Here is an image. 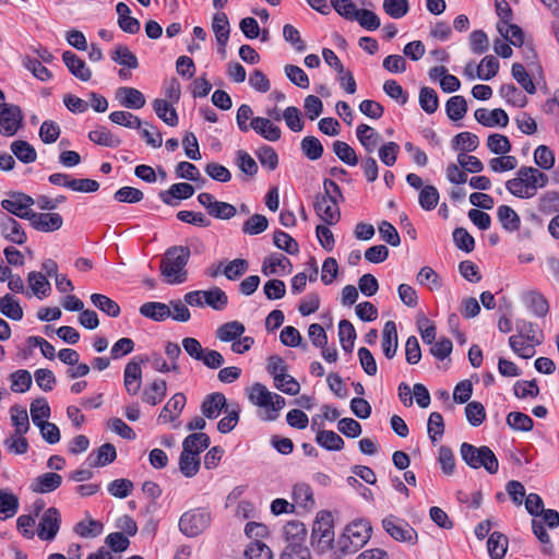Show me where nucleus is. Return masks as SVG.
Listing matches in <instances>:
<instances>
[{"label":"nucleus","mask_w":559,"mask_h":559,"mask_svg":"<svg viewBox=\"0 0 559 559\" xmlns=\"http://www.w3.org/2000/svg\"><path fill=\"white\" fill-rule=\"evenodd\" d=\"M23 121V114L17 105L5 104L1 105L0 111V133L5 136L14 135L21 128Z\"/></svg>","instance_id":"nucleus-7"},{"label":"nucleus","mask_w":559,"mask_h":559,"mask_svg":"<svg viewBox=\"0 0 559 559\" xmlns=\"http://www.w3.org/2000/svg\"><path fill=\"white\" fill-rule=\"evenodd\" d=\"M499 95L512 106L523 108L527 105L528 99L514 84H502L499 88Z\"/></svg>","instance_id":"nucleus-34"},{"label":"nucleus","mask_w":559,"mask_h":559,"mask_svg":"<svg viewBox=\"0 0 559 559\" xmlns=\"http://www.w3.org/2000/svg\"><path fill=\"white\" fill-rule=\"evenodd\" d=\"M116 99L129 109H141L145 106L144 94L135 87L121 86L116 91Z\"/></svg>","instance_id":"nucleus-14"},{"label":"nucleus","mask_w":559,"mask_h":559,"mask_svg":"<svg viewBox=\"0 0 559 559\" xmlns=\"http://www.w3.org/2000/svg\"><path fill=\"white\" fill-rule=\"evenodd\" d=\"M245 325L239 321H230L222 324L217 331L216 336L222 342H236L245 332Z\"/></svg>","instance_id":"nucleus-37"},{"label":"nucleus","mask_w":559,"mask_h":559,"mask_svg":"<svg viewBox=\"0 0 559 559\" xmlns=\"http://www.w3.org/2000/svg\"><path fill=\"white\" fill-rule=\"evenodd\" d=\"M497 31L498 33L508 41L510 45H513L514 47H522L524 44V32L523 29L516 25V24H497Z\"/></svg>","instance_id":"nucleus-38"},{"label":"nucleus","mask_w":559,"mask_h":559,"mask_svg":"<svg viewBox=\"0 0 559 559\" xmlns=\"http://www.w3.org/2000/svg\"><path fill=\"white\" fill-rule=\"evenodd\" d=\"M508 537L500 533L493 532L489 535L487 540L488 554L491 559H502L508 549Z\"/></svg>","instance_id":"nucleus-30"},{"label":"nucleus","mask_w":559,"mask_h":559,"mask_svg":"<svg viewBox=\"0 0 559 559\" xmlns=\"http://www.w3.org/2000/svg\"><path fill=\"white\" fill-rule=\"evenodd\" d=\"M212 522V514L206 508H195L182 513L179 519V531L187 537L201 535Z\"/></svg>","instance_id":"nucleus-3"},{"label":"nucleus","mask_w":559,"mask_h":559,"mask_svg":"<svg viewBox=\"0 0 559 559\" xmlns=\"http://www.w3.org/2000/svg\"><path fill=\"white\" fill-rule=\"evenodd\" d=\"M334 533V522L333 516L330 511L322 510L317 513V516L313 521L312 532L310 538H317L319 536H325V534Z\"/></svg>","instance_id":"nucleus-27"},{"label":"nucleus","mask_w":559,"mask_h":559,"mask_svg":"<svg viewBox=\"0 0 559 559\" xmlns=\"http://www.w3.org/2000/svg\"><path fill=\"white\" fill-rule=\"evenodd\" d=\"M156 116L169 127L178 126L179 118L175 107L166 99L156 98L152 103Z\"/></svg>","instance_id":"nucleus-24"},{"label":"nucleus","mask_w":559,"mask_h":559,"mask_svg":"<svg viewBox=\"0 0 559 559\" xmlns=\"http://www.w3.org/2000/svg\"><path fill=\"white\" fill-rule=\"evenodd\" d=\"M186 405V396L183 393H176L162 408L158 420L166 424L174 421L179 417Z\"/></svg>","instance_id":"nucleus-17"},{"label":"nucleus","mask_w":559,"mask_h":559,"mask_svg":"<svg viewBox=\"0 0 559 559\" xmlns=\"http://www.w3.org/2000/svg\"><path fill=\"white\" fill-rule=\"evenodd\" d=\"M226 414L218 423L217 430L223 433H229L237 426L240 418V407L238 404L234 408L229 409V406L224 411Z\"/></svg>","instance_id":"nucleus-54"},{"label":"nucleus","mask_w":559,"mask_h":559,"mask_svg":"<svg viewBox=\"0 0 559 559\" xmlns=\"http://www.w3.org/2000/svg\"><path fill=\"white\" fill-rule=\"evenodd\" d=\"M247 559H272L273 554L267 545L255 539L245 550Z\"/></svg>","instance_id":"nucleus-64"},{"label":"nucleus","mask_w":559,"mask_h":559,"mask_svg":"<svg viewBox=\"0 0 559 559\" xmlns=\"http://www.w3.org/2000/svg\"><path fill=\"white\" fill-rule=\"evenodd\" d=\"M11 390L16 393H24L32 385V374L28 370L20 369L11 373Z\"/></svg>","instance_id":"nucleus-62"},{"label":"nucleus","mask_w":559,"mask_h":559,"mask_svg":"<svg viewBox=\"0 0 559 559\" xmlns=\"http://www.w3.org/2000/svg\"><path fill=\"white\" fill-rule=\"evenodd\" d=\"M0 234L5 240L20 246L27 240L22 225L14 217L4 213L0 215Z\"/></svg>","instance_id":"nucleus-10"},{"label":"nucleus","mask_w":559,"mask_h":559,"mask_svg":"<svg viewBox=\"0 0 559 559\" xmlns=\"http://www.w3.org/2000/svg\"><path fill=\"white\" fill-rule=\"evenodd\" d=\"M61 475L53 472H48L34 478L29 488L33 492L36 493H48L58 489L61 486Z\"/></svg>","instance_id":"nucleus-16"},{"label":"nucleus","mask_w":559,"mask_h":559,"mask_svg":"<svg viewBox=\"0 0 559 559\" xmlns=\"http://www.w3.org/2000/svg\"><path fill=\"white\" fill-rule=\"evenodd\" d=\"M109 120L112 123L123 126L130 129H141V127L143 126L142 120L130 111H112L109 115Z\"/></svg>","instance_id":"nucleus-55"},{"label":"nucleus","mask_w":559,"mask_h":559,"mask_svg":"<svg viewBox=\"0 0 559 559\" xmlns=\"http://www.w3.org/2000/svg\"><path fill=\"white\" fill-rule=\"evenodd\" d=\"M356 135L367 153H372L381 140V135L370 126L360 123L356 129Z\"/></svg>","instance_id":"nucleus-26"},{"label":"nucleus","mask_w":559,"mask_h":559,"mask_svg":"<svg viewBox=\"0 0 559 559\" xmlns=\"http://www.w3.org/2000/svg\"><path fill=\"white\" fill-rule=\"evenodd\" d=\"M14 156L24 164L34 163L37 158L36 150L27 141L16 140L10 146Z\"/></svg>","instance_id":"nucleus-36"},{"label":"nucleus","mask_w":559,"mask_h":559,"mask_svg":"<svg viewBox=\"0 0 559 559\" xmlns=\"http://www.w3.org/2000/svg\"><path fill=\"white\" fill-rule=\"evenodd\" d=\"M277 267H281L285 273H290L293 265L285 255L274 253L264 259L261 271L265 276H271L277 273Z\"/></svg>","instance_id":"nucleus-23"},{"label":"nucleus","mask_w":559,"mask_h":559,"mask_svg":"<svg viewBox=\"0 0 559 559\" xmlns=\"http://www.w3.org/2000/svg\"><path fill=\"white\" fill-rule=\"evenodd\" d=\"M33 424L36 426L50 417V406L45 397H38L31 403L29 407Z\"/></svg>","instance_id":"nucleus-56"},{"label":"nucleus","mask_w":559,"mask_h":559,"mask_svg":"<svg viewBox=\"0 0 559 559\" xmlns=\"http://www.w3.org/2000/svg\"><path fill=\"white\" fill-rule=\"evenodd\" d=\"M300 148L305 156L310 160H317L322 157L324 148L318 138L308 135L301 140Z\"/></svg>","instance_id":"nucleus-50"},{"label":"nucleus","mask_w":559,"mask_h":559,"mask_svg":"<svg viewBox=\"0 0 559 559\" xmlns=\"http://www.w3.org/2000/svg\"><path fill=\"white\" fill-rule=\"evenodd\" d=\"M497 216L507 231L513 233L520 229L521 218L511 206L504 204L498 206Z\"/></svg>","instance_id":"nucleus-28"},{"label":"nucleus","mask_w":559,"mask_h":559,"mask_svg":"<svg viewBox=\"0 0 559 559\" xmlns=\"http://www.w3.org/2000/svg\"><path fill=\"white\" fill-rule=\"evenodd\" d=\"M31 226L41 233H51L60 229L63 218L58 213H32L28 221Z\"/></svg>","instance_id":"nucleus-11"},{"label":"nucleus","mask_w":559,"mask_h":559,"mask_svg":"<svg viewBox=\"0 0 559 559\" xmlns=\"http://www.w3.org/2000/svg\"><path fill=\"white\" fill-rule=\"evenodd\" d=\"M451 144L455 151L461 150L463 152H474L479 145V139L476 134L464 131L456 134L452 139Z\"/></svg>","instance_id":"nucleus-41"},{"label":"nucleus","mask_w":559,"mask_h":559,"mask_svg":"<svg viewBox=\"0 0 559 559\" xmlns=\"http://www.w3.org/2000/svg\"><path fill=\"white\" fill-rule=\"evenodd\" d=\"M333 152L340 160L348 166H356L358 164V157L355 150L343 141H335L333 143Z\"/></svg>","instance_id":"nucleus-57"},{"label":"nucleus","mask_w":559,"mask_h":559,"mask_svg":"<svg viewBox=\"0 0 559 559\" xmlns=\"http://www.w3.org/2000/svg\"><path fill=\"white\" fill-rule=\"evenodd\" d=\"M228 406L225 395L222 392H214L204 397L200 408L205 418L215 419Z\"/></svg>","instance_id":"nucleus-13"},{"label":"nucleus","mask_w":559,"mask_h":559,"mask_svg":"<svg viewBox=\"0 0 559 559\" xmlns=\"http://www.w3.org/2000/svg\"><path fill=\"white\" fill-rule=\"evenodd\" d=\"M538 211L546 215L559 212V192L548 191L544 193L538 201Z\"/></svg>","instance_id":"nucleus-63"},{"label":"nucleus","mask_w":559,"mask_h":559,"mask_svg":"<svg viewBox=\"0 0 559 559\" xmlns=\"http://www.w3.org/2000/svg\"><path fill=\"white\" fill-rule=\"evenodd\" d=\"M204 305H207L214 310H223L228 304V297L226 293L215 286L209 290L203 292Z\"/></svg>","instance_id":"nucleus-44"},{"label":"nucleus","mask_w":559,"mask_h":559,"mask_svg":"<svg viewBox=\"0 0 559 559\" xmlns=\"http://www.w3.org/2000/svg\"><path fill=\"white\" fill-rule=\"evenodd\" d=\"M11 420L13 426L15 427V431L17 436L25 435L29 429V421L26 408L13 405L10 408Z\"/></svg>","instance_id":"nucleus-48"},{"label":"nucleus","mask_w":559,"mask_h":559,"mask_svg":"<svg viewBox=\"0 0 559 559\" xmlns=\"http://www.w3.org/2000/svg\"><path fill=\"white\" fill-rule=\"evenodd\" d=\"M103 523L93 519L81 521L75 524L74 532L84 538L97 537L103 532Z\"/></svg>","instance_id":"nucleus-59"},{"label":"nucleus","mask_w":559,"mask_h":559,"mask_svg":"<svg viewBox=\"0 0 559 559\" xmlns=\"http://www.w3.org/2000/svg\"><path fill=\"white\" fill-rule=\"evenodd\" d=\"M212 29L215 34L217 44L219 46H226L229 39V21L224 12L214 14L212 22Z\"/></svg>","instance_id":"nucleus-32"},{"label":"nucleus","mask_w":559,"mask_h":559,"mask_svg":"<svg viewBox=\"0 0 559 559\" xmlns=\"http://www.w3.org/2000/svg\"><path fill=\"white\" fill-rule=\"evenodd\" d=\"M250 129H253L258 134L271 142L278 141L282 135L280 127L273 124L269 118H253L250 121Z\"/></svg>","instance_id":"nucleus-20"},{"label":"nucleus","mask_w":559,"mask_h":559,"mask_svg":"<svg viewBox=\"0 0 559 559\" xmlns=\"http://www.w3.org/2000/svg\"><path fill=\"white\" fill-rule=\"evenodd\" d=\"M112 61L129 69L139 67L138 57L124 45H118L111 52Z\"/></svg>","instance_id":"nucleus-42"},{"label":"nucleus","mask_w":559,"mask_h":559,"mask_svg":"<svg viewBox=\"0 0 559 559\" xmlns=\"http://www.w3.org/2000/svg\"><path fill=\"white\" fill-rule=\"evenodd\" d=\"M117 457V451L112 443H104L100 445L97 451L96 455L94 453H91L87 456V463L90 467H99V466H106L110 463H112Z\"/></svg>","instance_id":"nucleus-22"},{"label":"nucleus","mask_w":559,"mask_h":559,"mask_svg":"<svg viewBox=\"0 0 559 559\" xmlns=\"http://www.w3.org/2000/svg\"><path fill=\"white\" fill-rule=\"evenodd\" d=\"M91 301L98 310L111 318L119 317L121 312L120 306L106 295L97 293L92 294Z\"/></svg>","instance_id":"nucleus-39"},{"label":"nucleus","mask_w":559,"mask_h":559,"mask_svg":"<svg viewBox=\"0 0 559 559\" xmlns=\"http://www.w3.org/2000/svg\"><path fill=\"white\" fill-rule=\"evenodd\" d=\"M17 496L5 489H0V520L14 516L19 511Z\"/></svg>","instance_id":"nucleus-33"},{"label":"nucleus","mask_w":559,"mask_h":559,"mask_svg":"<svg viewBox=\"0 0 559 559\" xmlns=\"http://www.w3.org/2000/svg\"><path fill=\"white\" fill-rule=\"evenodd\" d=\"M460 455L463 462L473 469L484 467L489 474H496L499 469V461L493 451L487 447H475L463 442L460 447Z\"/></svg>","instance_id":"nucleus-2"},{"label":"nucleus","mask_w":559,"mask_h":559,"mask_svg":"<svg viewBox=\"0 0 559 559\" xmlns=\"http://www.w3.org/2000/svg\"><path fill=\"white\" fill-rule=\"evenodd\" d=\"M487 147L496 155L508 154L512 148L509 138L500 133H492L488 136Z\"/></svg>","instance_id":"nucleus-60"},{"label":"nucleus","mask_w":559,"mask_h":559,"mask_svg":"<svg viewBox=\"0 0 559 559\" xmlns=\"http://www.w3.org/2000/svg\"><path fill=\"white\" fill-rule=\"evenodd\" d=\"M0 313L14 321L22 320L24 316L19 300L11 294L0 298Z\"/></svg>","instance_id":"nucleus-31"},{"label":"nucleus","mask_w":559,"mask_h":559,"mask_svg":"<svg viewBox=\"0 0 559 559\" xmlns=\"http://www.w3.org/2000/svg\"><path fill=\"white\" fill-rule=\"evenodd\" d=\"M293 499L296 504L305 509L314 507L313 492L308 484H296L293 489Z\"/></svg>","instance_id":"nucleus-43"},{"label":"nucleus","mask_w":559,"mask_h":559,"mask_svg":"<svg viewBox=\"0 0 559 559\" xmlns=\"http://www.w3.org/2000/svg\"><path fill=\"white\" fill-rule=\"evenodd\" d=\"M316 442L328 451H341L345 445L344 440L332 430H319Z\"/></svg>","instance_id":"nucleus-35"},{"label":"nucleus","mask_w":559,"mask_h":559,"mask_svg":"<svg viewBox=\"0 0 559 559\" xmlns=\"http://www.w3.org/2000/svg\"><path fill=\"white\" fill-rule=\"evenodd\" d=\"M62 61L69 72L83 82H87L92 78V71L87 68L85 61L74 52L67 50L62 53Z\"/></svg>","instance_id":"nucleus-15"},{"label":"nucleus","mask_w":559,"mask_h":559,"mask_svg":"<svg viewBox=\"0 0 559 559\" xmlns=\"http://www.w3.org/2000/svg\"><path fill=\"white\" fill-rule=\"evenodd\" d=\"M151 361L147 355L133 357L124 367L123 385L127 393L131 396L136 395L142 385V368L141 365Z\"/></svg>","instance_id":"nucleus-5"},{"label":"nucleus","mask_w":559,"mask_h":559,"mask_svg":"<svg viewBox=\"0 0 559 559\" xmlns=\"http://www.w3.org/2000/svg\"><path fill=\"white\" fill-rule=\"evenodd\" d=\"M474 117L478 123L487 128L496 126L504 128L509 123V116L506 110L501 108H496L491 111L486 108H478L475 110Z\"/></svg>","instance_id":"nucleus-12"},{"label":"nucleus","mask_w":559,"mask_h":559,"mask_svg":"<svg viewBox=\"0 0 559 559\" xmlns=\"http://www.w3.org/2000/svg\"><path fill=\"white\" fill-rule=\"evenodd\" d=\"M507 424L510 428L518 431H531L534 426L533 419L521 412H511L507 416Z\"/></svg>","instance_id":"nucleus-58"},{"label":"nucleus","mask_w":559,"mask_h":559,"mask_svg":"<svg viewBox=\"0 0 559 559\" xmlns=\"http://www.w3.org/2000/svg\"><path fill=\"white\" fill-rule=\"evenodd\" d=\"M141 316L156 322L165 321L171 316L169 306L159 301H147L140 307Z\"/></svg>","instance_id":"nucleus-25"},{"label":"nucleus","mask_w":559,"mask_h":559,"mask_svg":"<svg viewBox=\"0 0 559 559\" xmlns=\"http://www.w3.org/2000/svg\"><path fill=\"white\" fill-rule=\"evenodd\" d=\"M284 534L287 545L297 544L302 545L307 536V528L300 521H290L284 526Z\"/></svg>","instance_id":"nucleus-45"},{"label":"nucleus","mask_w":559,"mask_h":559,"mask_svg":"<svg viewBox=\"0 0 559 559\" xmlns=\"http://www.w3.org/2000/svg\"><path fill=\"white\" fill-rule=\"evenodd\" d=\"M274 246L287 252L288 254H297L299 252L298 242L287 233L277 229L273 235Z\"/></svg>","instance_id":"nucleus-51"},{"label":"nucleus","mask_w":559,"mask_h":559,"mask_svg":"<svg viewBox=\"0 0 559 559\" xmlns=\"http://www.w3.org/2000/svg\"><path fill=\"white\" fill-rule=\"evenodd\" d=\"M499 71V61L493 56H486L477 67V76L480 80L489 81L497 75Z\"/></svg>","instance_id":"nucleus-61"},{"label":"nucleus","mask_w":559,"mask_h":559,"mask_svg":"<svg viewBox=\"0 0 559 559\" xmlns=\"http://www.w3.org/2000/svg\"><path fill=\"white\" fill-rule=\"evenodd\" d=\"M338 202L335 199H329L317 194L313 209L317 215L328 225H335L341 219Z\"/></svg>","instance_id":"nucleus-8"},{"label":"nucleus","mask_w":559,"mask_h":559,"mask_svg":"<svg viewBox=\"0 0 559 559\" xmlns=\"http://www.w3.org/2000/svg\"><path fill=\"white\" fill-rule=\"evenodd\" d=\"M191 255L188 246L169 247L160 262V273L168 278V283H182L186 281V265Z\"/></svg>","instance_id":"nucleus-1"},{"label":"nucleus","mask_w":559,"mask_h":559,"mask_svg":"<svg viewBox=\"0 0 559 559\" xmlns=\"http://www.w3.org/2000/svg\"><path fill=\"white\" fill-rule=\"evenodd\" d=\"M198 439H202L206 443L207 435L204 432H193L187 436L182 442V451L179 456V469L183 476L189 478L197 475L200 469L201 462L199 455H193L192 451L188 449L190 447L189 443Z\"/></svg>","instance_id":"nucleus-4"},{"label":"nucleus","mask_w":559,"mask_h":559,"mask_svg":"<svg viewBox=\"0 0 559 559\" xmlns=\"http://www.w3.org/2000/svg\"><path fill=\"white\" fill-rule=\"evenodd\" d=\"M427 432H428L429 439L431 440V442L433 444L436 442H438L439 440H441V438L443 437V433H444V420L440 413L432 412L429 415L428 423H427Z\"/></svg>","instance_id":"nucleus-53"},{"label":"nucleus","mask_w":559,"mask_h":559,"mask_svg":"<svg viewBox=\"0 0 559 559\" xmlns=\"http://www.w3.org/2000/svg\"><path fill=\"white\" fill-rule=\"evenodd\" d=\"M88 139L95 144L106 147H118L121 144V139L104 126H98L95 130L90 131Z\"/></svg>","instance_id":"nucleus-29"},{"label":"nucleus","mask_w":559,"mask_h":559,"mask_svg":"<svg viewBox=\"0 0 559 559\" xmlns=\"http://www.w3.org/2000/svg\"><path fill=\"white\" fill-rule=\"evenodd\" d=\"M382 350L384 356L388 359H392L396 355L399 341H397V331L396 324L394 321L389 320L384 323L382 330V342H381Z\"/></svg>","instance_id":"nucleus-18"},{"label":"nucleus","mask_w":559,"mask_h":559,"mask_svg":"<svg viewBox=\"0 0 559 559\" xmlns=\"http://www.w3.org/2000/svg\"><path fill=\"white\" fill-rule=\"evenodd\" d=\"M371 531L370 522L366 520L354 521L344 530V532L354 540V544L360 548L369 540Z\"/></svg>","instance_id":"nucleus-19"},{"label":"nucleus","mask_w":559,"mask_h":559,"mask_svg":"<svg viewBox=\"0 0 559 559\" xmlns=\"http://www.w3.org/2000/svg\"><path fill=\"white\" fill-rule=\"evenodd\" d=\"M167 394V382L164 379H155L146 385L142 392L143 403L155 406L160 403Z\"/></svg>","instance_id":"nucleus-21"},{"label":"nucleus","mask_w":559,"mask_h":559,"mask_svg":"<svg viewBox=\"0 0 559 559\" xmlns=\"http://www.w3.org/2000/svg\"><path fill=\"white\" fill-rule=\"evenodd\" d=\"M467 109V102L464 96L461 95L450 97L445 104L447 116L453 121L463 119Z\"/></svg>","instance_id":"nucleus-40"},{"label":"nucleus","mask_w":559,"mask_h":559,"mask_svg":"<svg viewBox=\"0 0 559 559\" xmlns=\"http://www.w3.org/2000/svg\"><path fill=\"white\" fill-rule=\"evenodd\" d=\"M22 63L39 81L45 82L52 78L51 71L36 58L25 56L22 60Z\"/></svg>","instance_id":"nucleus-52"},{"label":"nucleus","mask_w":559,"mask_h":559,"mask_svg":"<svg viewBox=\"0 0 559 559\" xmlns=\"http://www.w3.org/2000/svg\"><path fill=\"white\" fill-rule=\"evenodd\" d=\"M511 74L524 91L531 95L536 93V86L522 63L512 64Z\"/></svg>","instance_id":"nucleus-49"},{"label":"nucleus","mask_w":559,"mask_h":559,"mask_svg":"<svg viewBox=\"0 0 559 559\" xmlns=\"http://www.w3.org/2000/svg\"><path fill=\"white\" fill-rule=\"evenodd\" d=\"M382 526L384 531L395 540L401 543H408L415 545L418 539V534L406 521L395 516L383 519Z\"/></svg>","instance_id":"nucleus-6"},{"label":"nucleus","mask_w":559,"mask_h":559,"mask_svg":"<svg viewBox=\"0 0 559 559\" xmlns=\"http://www.w3.org/2000/svg\"><path fill=\"white\" fill-rule=\"evenodd\" d=\"M61 523V515L58 509L50 507L43 514L38 528L37 535L41 540H51L56 537L59 532Z\"/></svg>","instance_id":"nucleus-9"},{"label":"nucleus","mask_w":559,"mask_h":559,"mask_svg":"<svg viewBox=\"0 0 559 559\" xmlns=\"http://www.w3.org/2000/svg\"><path fill=\"white\" fill-rule=\"evenodd\" d=\"M360 549L359 546L354 544V540L343 532V534L338 537L336 545L331 554L332 559H342L347 555L355 554Z\"/></svg>","instance_id":"nucleus-47"},{"label":"nucleus","mask_w":559,"mask_h":559,"mask_svg":"<svg viewBox=\"0 0 559 559\" xmlns=\"http://www.w3.org/2000/svg\"><path fill=\"white\" fill-rule=\"evenodd\" d=\"M419 105L428 114H435L439 107V97L432 87L423 86L419 91Z\"/></svg>","instance_id":"nucleus-46"}]
</instances>
